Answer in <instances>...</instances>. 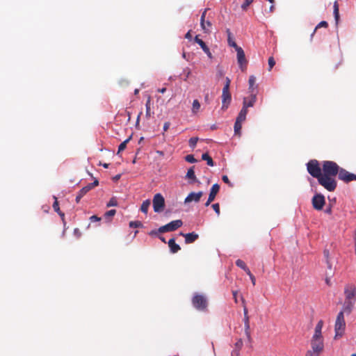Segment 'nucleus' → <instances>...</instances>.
Segmentation results:
<instances>
[{
  "label": "nucleus",
  "mask_w": 356,
  "mask_h": 356,
  "mask_svg": "<svg viewBox=\"0 0 356 356\" xmlns=\"http://www.w3.org/2000/svg\"><path fill=\"white\" fill-rule=\"evenodd\" d=\"M340 167L332 161H324L322 162L323 177L319 180V184L330 192L334 191L337 182L335 177L339 172Z\"/></svg>",
  "instance_id": "1"
},
{
  "label": "nucleus",
  "mask_w": 356,
  "mask_h": 356,
  "mask_svg": "<svg viewBox=\"0 0 356 356\" xmlns=\"http://www.w3.org/2000/svg\"><path fill=\"white\" fill-rule=\"evenodd\" d=\"M307 170L311 176L318 179L319 183L321 177H323V170L322 165L321 166L318 161L316 159L310 160L307 163Z\"/></svg>",
  "instance_id": "2"
},
{
  "label": "nucleus",
  "mask_w": 356,
  "mask_h": 356,
  "mask_svg": "<svg viewBox=\"0 0 356 356\" xmlns=\"http://www.w3.org/2000/svg\"><path fill=\"white\" fill-rule=\"evenodd\" d=\"M193 306L197 310L205 312L207 310L208 301L205 296L195 293L191 300Z\"/></svg>",
  "instance_id": "3"
},
{
  "label": "nucleus",
  "mask_w": 356,
  "mask_h": 356,
  "mask_svg": "<svg viewBox=\"0 0 356 356\" xmlns=\"http://www.w3.org/2000/svg\"><path fill=\"white\" fill-rule=\"evenodd\" d=\"M345 330H346V322H345V319H344L343 312H340L338 314V315L337 316L336 321H335L334 339L341 337L345 332Z\"/></svg>",
  "instance_id": "4"
},
{
  "label": "nucleus",
  "mask_w": 356,
  "mask_h": 356,
  "mask_svg": "<svg viewBox=\"0 0 356 356\" xmlns=\"http://www.w3.org/2000/svg\"><path fill=\"white\" fill-rule=\"evenodd\" d=\"M241 299L242 305L243 307V315H244L243 322H244L245 334L248 341L250 342L252 341V337H251V333H250V317L248 316V310L246 307L245 300L243 298V297L241 296Z\"/></svg>",
  "instance_id": "5"
},
{
  "label": "nucleus",
  "mask_w": 356,
  "mask_h": 356,
  "mask_svg": "<svg viewBox=\"0 0 356 356\" xmlns=\"http://www.w3.org/2000/svg\"><path fill=\"white\" fill-rule=\"evenodd\" d=\"M154 211L156 213L163 211L165 207V200L161 193L154 195L152 200Z\"/></svg>",
  "instance_id": "6"
},
{
  "label": "nucleus",
  "mask_w": 356,
  "mask_h": 356,
  "mask_svg": "<svg viewBox=\"0 0 356 356\" xmlns=\"http://www.w3.org/2000/svg\"><path fill=\"white\" fill-rule=\"evenodd\" d=\"M183 225L181 220H172L170 222L159 227L160 232H173L181 227Z\"/></svg>",
  "instance_id": "7"
},
{
  "label": "nucleus",
  "mask_w": 356,
  "mask_h": 356,
  "mask_svg": "<svg viewBox=\"0 0 356 356\" xmlns=\"http://www.w3.org/2000/svg\"><path fill=\"white\" fill-rule=\"evenodd\" d=\"M311 345L314 353L316 354V356H318L319 354L323 351L324 348L323 337H312Z\"/></svg>",
  "instance_id": "8"
},
{
  "label": "nucleus",
  "mask_w": 356,
  "mask_h": 356,
  "mask_svg": "<svg viewBox=\"0 0 356 356\" xmlns=\"http://www.w3.org/2000/svg\"><path fill=\"white\" fill-rule=\"evenodd\" d=\"M337 175L340 180L346 183H349L352 181H356V175L350 173L341 168H340L339 172Z\"/></svg>",
  "instance_id": "9"
},
{
  "label": "nucleus",
  "mask_w": 356,
  "mask_h": 356,
  "mask_svg": "<svg viewBox=\"0 0 356 356\" xmlns=\"http://www.w3.org/2000/svg\"><path fill=\"white\" fill-rule=\"evenodd\" d=\"M237 61L241 70L244 72L246 70L248 60L245 58V55L243 49L241 47L236 48Z\"/></svg>",
  "instance_id": "10"
},
{
  "label": "nucleus",
  "mask_w": 356,
  "mask_h": 356,
  "mask_svg": "<svg viewBox=\"0 0 356 356\" xmlns=\"http://www.w3.org/2000/svg\"><path fill=\"white\" fill-rule=\"evenodd\" d=\"M312 203L313 207L316 210H321L325 204V199L324 195H323L322 194L315 195L312 200Z\"/></svg>",
  "instance_id": "11"
},
{
  "label": "nucleus",
  "mask_w": 356,
  "mask_h": 356,
  "mask_svg": "<svg viewBox=\"0 0 356 356\" xmlns=\"http://www.w3.org/2000/svg\"><path fill=\"white\" fill-rule=\"evenodd\" d=\"M344 293L346 300H355L356 298V287L353 284H348L345 287Z\"/></svg>",
  "instance_id": "12"
},
{
  "label": "nucleus",
  "mask_w": 356,
  "mask_h": 356,
  "mask_svg": "<svg viewBox=\"0 0 356 356\" xmlns=\"http://www.w3.org/2000/svg\"><path fill=\"white\" fill-rule=\"evenodd\" d=\"M207 11V9H205L201 15L200 26L204 33H209L210 29L212 26V24L210 21L205 20Z\"/></svg>",
  "instance_id": "13"
},
{
  "label": "nucleus",
  "mask_w": 356,
  "mask_h": 356,
  "mask_svg": "<svg viewBox=\"0 0 356 356\" xmlns=\"http://www.w3.org/2000/svg\"><path fill=\"white\" fill-rule=\"evenodd\" d=\"M221 98H222V109L227 108V107L229 105L231 100H232V97H231V93L229 92V90L222 89Z\"/></svg>",
  "instance_id": "14"
},
{
  "label": "nucleus",
  "mask_w": 356,
  "mask_h": 356,
  "mask_svg": "<svg viewBox=\"0 0 356 356\" xmlns=\"http://www.w3.org/2000/svg\"><path fill=\"white\" fill-rule=\"evenodd\" d=\"M202 195H203L202 191H199L197 193L191 192L185 198L184 203L188 204L191 202H198L200 200Z\"/></svg>",
  "instance_id": "15"
},
{
  "label": "nucleus",
  "mask_w": 356,
  "mask_h": 356,
  "mask_svg": "<svg viewBox=\"0 0 356 356\" xmlns=\"http://www.w3.org/2000/svg\"><path fill=\"white\" fill-rule=\"evenodd\" d=\"M257 101V94H251L250 97H245L243 102V107L248 110V107H252Z\"/></svg>",
  "instance_id": "16"
},
{
  "label": "nucleus",
  "mask_w": 356,
  "mask_h": 356,
  "mask_svg": "<svg viewBox=\"0 0 356 356\" xmlns=\"http://www.w3.org/2000/svg\"><path fill=\"white\" fill-rule=\"evenodd\" d=\"M195 42L196 43H197L201 47V48L202 49L204 52L207 55V56L209 58L211 59L213 58L212 54H211L209 47L207 46L205 42L202 39L199 38L198 35H196L195 37Z\"/></svg>",
  "instance_id": "17"
},
{
  "label": "nucleus",
  "mask_w": 356,
  "mask_h": 356,
  "mask_svg": "<svg viewBox=\"0 0 356 356\" xmlns=\"http://www.w3.org/2000/svg\"><path fill=\"white\" fill-rule=\"evenodd\" d=\"M181 236H183L185 238V243L186 244L192 243L195 242L199 237L198 234L195 232L184 234L182 232L180 233Z\"/></svg>",
  "instance_id": "18"
},
{
  "label": "nucleus",
  "mask_w": 356,
  "mask_h": 356,
  "mask_svg": "<svg viewBox=\"0 0 356 356\" xmlns=\"http://www.w3.org/2000/svg\"><path fill=\"white\" fill-rule=\"evenodd\" d=\"M255 83H256V77L254 75H251L249 77V80H248V84H249L248 90L251 94H257L256 90L257 88V86L255 84Z\"/></svg>",
  "instance_id": "19"
},
{
  "label": "nucleus",
  "mask_w": 356,
  "mask_h": 356,
  "mask_svg": "<svg viewBox=\"0 0 356 356\" xmlns=\"http://www.w3.org/2000/svg\"><path fill=\"white\" fill-rule=\"evenodd\" d=\"M355 300H345L343 310L341 312H343V313L346 312L348 314H350L355 305Z\"/></svg>",
  "instance_id": "20"
},
{
  "label": "nucleus",
  "mask_w": 356,
  "mask_h": 356,
  "mask_svg": "<svg viewBox=\"0 0 356 356\" xmlns=\"http://www.w3.org/2000/svg\"><path fill=\"white\" fill-rule=\"evenodd\" d=\"M170 252L173 254L177 253L181 250L180 246L175 243V238H170L168 242Z\"/></svg>",
  "instance_id": "21"
},
{
  "label": "nucleus",
  "mask_w": 356,
  "mask_h": 356,
  "mask_svg": "<svg viewBox=\"0 0 356 356\" xmlns=\"http://www.w3.org/2000/svg\"><path fill=\"white\" fill-rule=\"evenodd\" d=\"M323 326V321L322 320H320L316 325L314 334L312 337H314V338L323 337L322 334H321V330H322Z\"/></svg>",
  "instance_id": "22"
},
{
  "label": "nucleus",
  "mask_w": 356,
  "mask_h": 356,
  "mask_svg": "<svg viewBox=\"0 0 356 356\" xmlns=\"http://www.w3.org/2000/svg\"><path fill=\"white\" fill-rule=\"evenodd\" d=\"M219 190L220 186L218 184H213L211 188L210 193L209 195V198H210V200H214Z\"/></svg>",
  "instance_id": "23"
},
{
  "label": "nucleus",
  "mask_w": 356,
  "mask_h": 356,
  "mask_svg": "<svg viewBox=\"0 0 356 356\" xmlns=\"http://www.w3.org/2000/svg\"><path fill=\"white\" fill-rule=\"evenodd\" d=\"M243 345V341L241 339H238L237 341L235 343V348L232 351V356L236 355L238 356L239 354L240 350L242 348Z\"/></svg>",
  "instance_id": "24"
},
{
  "label": "nucleus",
  "mask_w": 356,
  "mask_h": 356,
  "mask_svg": "<svg viewBox=\"0 0 356 356\" xmlns=\"http://www.w3.org/2000/svg\"><path fill=\"white\" fill-rule=\"evenodd\" d=\"M151 105H152V98L150 96L147 97L145 107H146V112H145V116L147 118H149L152 116V113L151 112Z\"/></svg>",
  "instance_id": "25"
},
{
  "label": "nucleus",
  "mask_w": 356,
  "mask_h": 356,
  "mask_svg": "<svg viewBox=\"0 0 356 356\" xmlns=\"http://www.w3.org/2000/svg\"><path fill=\"white\" fill-rule=\"evenodd\" d=\"M247 113L248 110H245V108H242L236 118V122L241 123L244 122L245 120Z\"/></svg>",
  "instance_id": "26"
},
{
  "label": "nucleus",
  "mask_w": 356,
  "mask_h": 356,
  "mask_svg": "<svg viewBox=\"0 0 356 356\" xmlns=\"http://www.w3.org/2000/svg\"><path fill=\"white\" fill-rule=\"evenodd\" d=\"M186 177L192 180L191 181H190L191 184H193L197 181L193 166L188 170V172L186 173Z\"/></svg>",
  "instance_id": "27"
},
{
  "label": "nucleus",
  "mask_w": 356,
  "mask_h": 356,
  "mask_svg": "<svg viewBox=\"0 0 356 356\" xmlns=\"http://www.w3.org/2000/svg\"><path fill=\"white\" fill-rule=\"evenodd\" d=\"M54 199L55 200V201L52 205L53 209L62 218H63L65 216V214L60 209V207L58 205V202L57 200V197L56 196H54Z\"/></svg>",
  "instance_id": "28"
},
{
  "label": "nucleus",
  "mask_w": 356,
  "mask_h": 356,
  "mask_svg": "<svg viewBox=\"0 0 356 356\" xmlns=\"http://www.w3.org/2000/svg\"><path fill=\"white\" fill-rule=\"evenodd\" d=\"M333 14L334 16V19L336 21V24H337L339 20V4L337 1H335L333 5Z\"/></svg>",
  "instance_id": "29"
},
{
  "label": "nucleus",
  "mask_w": 356,
  "mask_h": 356,
  "mask_svg": "<svg viewBox=\"0 0 356 356\" xmlns=\"http://www.w3.org/2000/svg\"><path fill=\"white\" fill-rule=\"evenodd\" d=\"M150 203L149 200L143 201L140 207V211L145 214L147 213Z\"/></svg>",
  "instance_id": "30"
},
{
  "label": "nucleus",
  "mask_w": 356,
  "mask_h": 356,
  "mask_svg": "<svg viewBox=\"0 0 356 356\" xmlns=\"http://www.w3.org/2000/svg\"><path fill=\"white\" fill-rule=\"evenodd\" d=\"M202 159L207 161V163L209 166H213L214 162L212 158L209 155L208 153H204L202 155Z\"/></svg>",
  "instance_id": "31"
},
{
  "label": "nucleus",
  "mask_w": 356,
  "mask_h": 356,
  "mask_svg": "<svg viewBox=\"0 0 356 356\" xmlns=\"http://www.w3.org/2000/svg\"><path fill=\"white\" fill-rule=\"evenodd\" d=\"M227 33H228V43H229V45L234 47L235 49V50L236 49V48H239L240 47H238L236 43L232 39V33L229 31V29H227Z\"/></svg>",
  "instance_id": "32"
},
{
  "label": "nucleus",
  "mask_w": 356,
  "mask_h": 356,
  "mask_svg": "<svg viewBox=\"0 0 356 356\" xmlns=\"http://www.w3.org/2000/svg\"><path fill=\"white\" fill-rule=\"evenodd\" d=\"M236 265L238 267L244 270L246 273L250 270V269L247 267L245 263L241 259H237L236 261Z\"/></svg>",
  "instance_id": "33"
},
{
  "label": "nucleus",
  "mask_w": 356,
  "mask_h": 356,
  "mask_svg": "<svg viewBox=\"0 0 356 356\" xmlns=\"http://www.w3.org/2000/svg\"><path fill=\"white\" fill-rule=\"evenodd\" d=\"M115 213H116L115 209H111L104 213V218L106 219H108V221L110 222L111 218H112L115 216Z\"/></svg>",
  "instance_id": "34"
},
{
  "label": "nucleus",
  "mask_w": 356,
  "mask_h": 356,
  "mask_svg": "<svg viewBox=\"0 0 356 356\" xmlns=\"http://www.w3.org/2000/svg\"><path fill=\"white\" fill-rule=\"evenodd\" d=\"M131 139V136L129 138H128L127 139H126L124 141H123L118 147V154H120V152L123 151L124 149H125L126 147H127V144L128 143V142Z\"/></svg>",
  "instance_id": "35"
},
{
  "label": "nucleus",
  "mask_w": 356,
  "mask_h": 356,
  "mask_svg": "<svg viewBox=\"0 0 356 356\" xmlns=\"http://www.w3.org/2000/svg\"><path fill=\"white\" fill-rule=\"evenodd\" d=\"M328 26V24L327 22L325 21H322L315 28V29L314 30L313 33H312L311 35V37L312 38L314 35V33H316V30L319 28H321V27H325V28H327Z\"/></svg>",
  "instance_id": "36"
},
{
  "label": "nucleus",
  "mask_w": 356,
  "mask_h": 356,
  "mask_svg": "<svg viewBox=\"0 0 356 356\" xmlns=\"http://www.w3.org/2000/svg\"><path fill=\"white\" fill-rule=\"evenodd\" d=\"M200 108V104L197 99H195L193 102L192 111L193 113H196Z\"/></svg>",
  "instance_id": "37"
},
{
  "label": "nucleus",
  "mask_w": 356,
  "mask_h": 356,
  "mask_svg": "<svg viewBox=\"0 0 356 356\" xmlns=\"http://www.w3.org/2000/svg\"><path fill=\"white\" fill-rule=\"evenodd\" d=\"M234 132H235V134L236 135H241V128H242V123L241 122H235V124H234Z\"/></svg>",
  "instance_id": "38"
},
{
  "label": "nucleus",
  "mask_w": 356,
  "mask_h": 356,
  "mask_svg": "<svg viewBox=\"0 0 356 356\" xmlns=\"http://www.w3.org/2000/svg\"><path fill=\"white\" fill-rule=\"evenodd\" d=\"M99 181L97 179H95L92 183L88 184L87 186H84L85 188L90 191L91 189H92L94 187L98 186Z\"/></svg>",
  "instance_id": "39"
},
{
  "label": "nucleus",
  "mask_w": 356,
  "mask_h": 356,
  "mask_svg": "<svg viewBox=\"0 0 356 356\" xmlns=\"http://www.w3.org/2000/svg\"><path fill=\"white\" fill-rule=\"evenodd\" d=\"M197 141H198V138H197V137L191 138L188 141L189 146L192 148H194L196 146Z\"/></svg>",
  "instance_id": "40"
},
{
  "label": "nucleus",
  "mask_w": 356,
  "mask_h": 356,
  "mask_svg": "<svg viewBox=\"0 0 356 356\" xmlns=\"http://www.w3.org/2000/svg\"><path fill=\"white\" fill-rule=\"evenodd\" d=\"M129 227H140L143 226V224L140 221L136 220V221H131L129 222Z\"/></svg>",
  "instance_id": "41"
},
{
  "label": "nucleus",
  "mask_w": 356,
  "mask_h": 356,
  "mask_svg": "<svg viewBox=\"0 0 356 356\" xmlns=\"http://www.w3.org/2000/svg\"><path fill=\"white\" fill-rule=\"evenodd\" d=\"M185 160L191 163H193L197 162V160L194 158L193 155L188 154L185 156Z\"/></svg>",
  "instance_id": "42"
},
{
  "label": "nucleus",
  "mask_w": 356,
  "mask_h": 356,
  "mask_svg": "<svg viewBox=\"0 0 356 356\" xmlns=\"http://www.w3.org/2000/svg\"><path fill=\"white\" fill-rule=\"evenodd\" d=\"M268 71H270L275 65V61L273 57L270 56L268 60Z\"/></svg>",
  "instance_id": "43"
},
{
  "label": "nucleus",
  "mask_w": 356,
  "mask_h": 356,
  "mask_svg": "<svg viewBox=\"0 0 356 356\" xmlns=\"http://www.w3.org/2000/svg\"><path fill=\"white\" fill-rule=\"evenodd\" d=\"M117 204H118L117 200L115 197H112L109 200V202L107 203L106 207H115V206H117Z\"/></svg>",
  "instance_id": "44"
},
{
  "label": "nucleus",
  "mask_w": 356,
  "mask_h": 356,
  "mask_svg": "<svg viewBox=\"0 0 356 356\" xmlns=\"http://www.w3.org/2000/svg\"><path fill=\"white\" fill-rule=\"evenodd\" d=\"M253 2V0H245L243 4L241 5V8L243 10H247L248 7Z\"/></svg>",
  "instance_id": "45"
},
{
  "label": "nucleus",
  "mask_w": 356,
  "mask_h": 356,
  "mask_svg": "<svg viewBox=\"0 0 356 356\" xmlns=\"http://www.w3.org/2000/svg\"><path fill=\"white\" fill-rule=\"evenodd\" d=\"M212 208L213 209V210L215 211L216 214L218 216H219L220 213L219 204L218 203H215V204H212Z\"/></svg>",
  "instance_id": "46"
},
{
  "label": "nucleus",
  "mask_w": 356,
  "mask_h": 356,
  "mask_svg": "<svg viewBox=\"0 0 356 356\" xmlns=\"http://www.w3.org/2000/svg\"><path fill=\"white\" fill-rule=\"evenodd\" d=\"M230 83H231L230 79L229 77H226V79H225V86H224L222 89L229 90Z\"/></svg>",
  "instance_id": "47"
},
{
  "label": "nucleus",
  "mask_w": 356,
  "mask_h": 356,
  "mask_svg": "<svg viewBox=\"0 0 356 356\" xmlns=\"http://www.w3.org/2000/svg\"><path fill=\"white\" fill-rule=\"evenodd\" d=\"M222 181H223L225 183L227 184L229 186H232V184L230 182V181H229V178H228V177H227V175H223V176L222 177Z\"/></svg>",
  "instance_id": "48"
},
{
  "label": "nucleus",
  "mask_w": 356,
  "mask_h": 356,
  "mask_svg": "<svg viewBox=\"0 0 356 356\" xmlns=\"http://www.w3.org/2000/svg\"><path fill=\"white\" fill-rule=\"evenodd\" d=\"M246 273L249 275V277H250V280L252 281V284L254 286L255 284H256V280H255L254 276L251 273L250 270H249Z\"/></svg>",
  "instance_id": "49"
},
{
  "label": "nucleus",
  "mask_w": 356,
  "mask_h": 356,
  "mask_svg": "<svg viewBox=\"0 0 356 356\" xmlns=\"http://www.w3.org/2000/svg\"><path fill=\"white\" fill-rule=\"evenodd\" d=\"M90 220L91 222H98L101 220V218L98 217L97 216L93 215L90 216Z\"/></svg>",
  "instance_id": "50"
},
{
  "label": "nucleus",
  "mask_w": 356,
  "mask_h": 356,
  "mask_svg": "<svg viewBox=\"0 0 356 356\" xmlns=\"http://www.w3.org/2000/svg\"><path fill=\"white\" fill-rule=\"evenodd\" d=\"M161 233L159 232V228L158 229L152 230L148 233L149 236H158L159 234Z\"/></svg>",
  "instance_id": "51"
},
{
  "label": "nucleus",
  "mask_w": 356,
  "mask_h": 356,
  "mask_svg": "<svg viewBox=\"0 0 356 356\" xmlns=\"http://www.w3.org/2000/svg\"><path fill=\"white\" fill-rule=\"evenodd\" d=\"M88 191L85 188V187H83L78 193H79L82 197H83Z\"/></svg>",
  "instance_id": "52"
},
{
  "label": "nucleus",
  "mask_w": 356,
  "mask_h": 356,
  "mask_svg": "<svg viewBox=\"0 0 356 356\" xmlns=\"http://www.w3.org/2000/svg\"><path fill=\"white\" fill-rule=\"evenodd\" d=\"M184 72L186 73V79L184 80H186L191 74V70L189 68H186L184 70Z\"/></svg>",
  "instance_id": "53"
},
{
  "label": "nucleus",
  "mask_w": 356,
  "mask_h": 356,
  "mask_svg": "<svg viewBox=\"0 0 356 356\" xmlns=\"http://www.w3.org/2000/svg\"><path fill=\"white\" fill-rule=\"evenodd\" d=\"M74 234L78 238H79L81 236V233L80 232V231H79V229L78 228H75L74 229Z\"/></svg>",
  "instance_id": "54"
},
{
  "label": "nucleus",
  "mask_w": 356,
  "mask_h": 356,
  "mask_svg": "<svg viewBox=\"0 0 356 356\" xmlns=\"http://www.w3.org/2000/svg\"><path fill=\"white\" fill-rule=\"evenodd\" d=\"M232 295H233V298L234 299V302L236 303H237L238 302V299H237L238 291H232Z\"/></svg>",
  "instance_id": "55"
},
{
  "label": "nucleus",
  "mask_w": 356,
  "mask_h": 356,
  "mask_svg": "<svg viewBox=\"0 0 356 356\" xmlns=\"http://www.w3.org/2000/svg\"><path fill=\"white\" fill-rule=\"evenodd\" d=\"M324 255L327 258V265H328L329 268H331V266L330 265L329 261L327 260L328 256H329V251L327 250H324Z\"/></svg>",
  "instance_id": "56"
},
{
  "label": "nucleus",
  "mask_w": 356,
  "mask_h": 356,
  "mask_svg": "<svg viewBox=\"0 0 356 356\" xmlns=\"http://www.w3.org/2000/svg\"><path fill=\"white\" fill-rule=\"evenodd\" d=\"M170 126V123L169 122H166L163 124V131H166Z\"/></svg>",
  "instance_id": "57"
},
{
  "label": "nucleus",
  "mask_w": 356,
  "mask_h": 356,
  "mask_svg": "<svg viewBox=\"0 0 356 356\" xmlns=\"http://www.w3.org/2000/svg\"><path fill=\"white\" fill-rule=\"evenodd\" d=\"M275 8L274 4H272V5L270 6V8H269V10H268V13H273L275 11Z\"/></svg>",
  "instance_id": "58"
},
{
  "label": "nucleus",
  "mask_w": 356,
  "mask_h": 356,
  "mask_svg": "<svg viewBox=\"0 0 356 356\" xmlns=\"http://www.w3.org/2000/svg\"><path fill=\"white\" fill-rule=\"evenodd\" d=\"M191 37H192V35H191V31H188L186 33V34L185 35V38H186V39H189V40H190V39H191Z\"/></svg>",
  "instance_id": "59"
},
{
  "label": "nucleus",
  "mask_w": 356,
  "mask_h": 356,
  "mask_svg": "<svg viewBox=\"0 0 356 356\" xmlns=\"http://www.w3.org/2000/svg\"><path fill=\"white\" fill-rule=\"evenodd\" d=\"M82 197H83L79 193H78L76 197V202L79 203Z\"/></svg>",
  "instance_id": "60"
},
{
  "label": "nucleus",
  "mask_w": 356,
  "mask_h": 356,
  "mask_svg": "<svg viewBox=\"0 0 356 356\" xmlns=\"http://www.w3.org/2000/svg\"><path fill=\"white\" fill-rule=\"evenodd\" d=\"M325 212L328 213V214H330L332 213V207H331V206H330L329 207L326 208Z\"/></svg>",
  "instance_id": "61"
},
{
  "label": "nucleus",
  "mask_w": 356,
  "mask_h": 356,
  "mask_svg": "<svg viewBox=\"0 0 356 356\" xmlns=\"http://www.w3.org/2000/svg\"><path fill=\"white\" fill-rule=\"evenodd\" d=\"M313 354H314V352L312 350H308L306 353L305 356H313Z\"/></svg>",
  "instance_id": "62"
},
{
  "label": "nucleus",
  "mask_w": 356,
  "mask_h": 356,
  "mask_svg": "<svg viewBox=\"0 0 356 356\" xmlns=\"http://www.w3.org/2000/svg\"><path fill=\"white\" fill-rule=\"evenodd\" d=\"M213 200H210V198L208 197L207 201L205 203V206L208 207Z\"/></svg>",
  "instance_id": "63"
},
{
  "label": "nucleus",
  "mask_w": 356,
  "mask_h": 356,
  "mask_svg": "<svg viewBox=\"0 0 356 356\" xmlns=\"http://www.w3.org/2000/svg\"><path fill=\"white\" fill-rule=\"evenodd\" d=\"M165 91H166V88H162L158 89V92H161V93H164Z\"/></svg>",
  "instance_id": "64"
}]
</instances>
